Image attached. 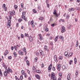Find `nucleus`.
Masks as SVG:
<instances>
[{
	"instance_id": "15",
	"label": "nucleus",
	"mask_w": 80,
	"mask_h": 80,
	"mask_svg": "<svg viewBox=\"0 0 80 80\" xmlns=\"http://www.w3.org/2000/svg\"><path fill=\"white\" fill-rule=\"evenodd\" d=\"M58 37H59V36L58 35L55 37V42H57V39H58Z\"/></svg>"
},
{
	"instance_id": "34",
	"label": "nucleus",
	"mask_w": 80,
	"mask_h": 80,
	"mask_svg": "<svg viewBox=\"0 0 80 80\" xmlns=\"http://www.w3.org/2000/svg\"><path fill=\"white\" fill-rule=\"evenodd\" d=\"M45 31L46 32H48V28H45Z\"/></svg>"
},
{
	"instance_id": "21",
	"label": "nucleus",
	"mask_w": 80,
	"mask_h": 80,
	"mask_svg": "<svg viewBox=\"0 0 80 80\" xmlns=\"http://www.w3.org/2000/svg\"><path fill=\"white\" fill-rule=\"evenodd\" d=\"M25 36H26V37H29V35L27 33H25Z\"/></svg>"
},
{
	"instance_id": "35",
	"label": "nucleus",
	"mask_w": 80,
	"mask_h": 80,
	"mask_svg": "<svg viewBox=\"0 0 80 80\" xmlns=\"http://www.w3.org/2000/svg\"><path fill=\"white\" fill-rule=\"evenodd\" d=\"M69 18H70V16H69V15H67L66 16V18H67L68 20L69 19Z\"/></svg>"
},
{
	"instance_id": "24",
	"label": "nucleus",
	"mask_w": 80,
	"mask_h": 80,
	"mask_svg": "<svg viewBox=\"0 0 80 80\" xmlns=\"http://www.w3.org/2000/svg\"><path fill=\"white\" fill-rule=\"evenodd\" d=\"M63 59V56H60L59 58V59L61 60H62V59Z\"/></svg>"
},
{
	"instance_id": "40",
	"label": "nucleus",
	"mask_w": 80,
	"mask_h": 80,
	"mask_svg": "<svg viewBox=\"0 0 80 80\" xmlns=\"http://www.w3.org/2000/svg\"><path fill=\"white\" fill-rule=\"evenodd\" d=\"M52 70H53V71H55V68L54 66L52 67Z\"/></svg>"
},
{
	"instance_id": "62",
	"label": "nucleus",
	"mask_w": 80,
	"mask_h": 80,
	"mask_svg": "<svg viewBox=\"0 0 80 80\" xmlns=\"http://www.w3.org/2000/svg\"><path fill=\"white\" fill-rule=\"evenodd\" d=\"M51 25L52 27H53L54 26H55V24L53 23Z\"/></svg>"
},
{
	"instance_id": "27",
	"label": "nucleus",
	"mask_w": 80,
	"mask_h": 80,
	"mask_svg": "<svg viewBox=\"0 0 80 80\" xmlns=\"http://www.w3.org/2000/svg\"><path fill=\"white\" fill-rule=\"evenodd\" d=\"M59 75L60 76V77L61 78H62V75L61 73L60 72L59 73Z\"/></svg>"
},
{
	"instance_id": "32",
	"label": "nucleus",
	"mask_w": 80,
	"mask_h": 80,
	"mask_svg": "<svg viewBox=\"0 0 80 80\" xmlns=\"http://www.w3.org/2000/svg\"><path fill=\"white\" fill-rule=\"evenodd\" d=\"M13 54L15 57H17V53H16V52H14Z\"/></svg>"
},
{
	"instance_id": "12",
	"label": "nucleus",
	"mask_w": 80,
	"mask_h": 80,
	"mask_svg": "<svg viewBox=\"0 0 80 80\" xmlns=\"http://www.w3.org/2000/svg\"><path fill=\"white\" fill-rule=\"evenodd\" d=\"M39 52H40V55H41L42 56H43V55H44L43 54V52H42V50H40L39 51Z\"/></svg>"
},
{
	"instance_id": "59",
	"label": "nucleus",
	"mask_w": 80,
	"mask_h": 80,
	"mask_svg": "<svg viewBox=\"0 0 80 80\" xmlns=\"http://www.w3.org/2000/svg\"><path fill=\"white\" fill-rule=\"evenodd\" d=\"M38 36L40 37V38L42 37V35L41 34H38Z\"/></svg>"
},
{
	"instance_id": "45",
	"label": "nucleus",
	"mask_w": 80,
	"mask_h": 80,
	"mask_svg": "<svg viewBox=\"0 0 80 80\" xmlns=\"http://www.w3.org/2000/svg\"><path fill=\"white\" fill-rule=\"evenodd\" d=\"M12 14H13V15H15V12L14 11H12Z\"/></svg>"
},
{
	"instance_id": "26",
	"label": "nucleus",
	"mask_w": 80,
	"mask_h": 80,
	"mask_svg": "<svg viewBox=\"0 0 80 80\" xmlns=\"http://www.w3.org/2000/svg\"><path fill=\"white\" fill-rule=\"evenodd\" d=\"M22 19H23L24 20H25V15H22Z\"/></svg>"
},
{
	"instance_id": "36",
	"label": "nucleus",
	"mask_w": 80,
	"mask_h": 80,
	"mask_svg": "<svg viewBox=\"0 0 80 80\" xmlns=\"http://www.w3.org/2000/svg\"><path fill=\"white\" fill-rule=\"evenodd\" d=\"M78 71H76V73H75V75L76 76L78 75Z\"/></svg>"
},
{
	"instance_id": "30",
	"label": "nucleus",
	"mask_w": 80,
	"mask_h": 80,
	"mask_svg": "<svg viewBox=\"0 0 80 80\" xmlns=\"http://www.w3.org/2000/svg\"><path fill=\"white\" fill-rule=\"evenodd\" d=\"M26 63L28 66H29L30 65V63H29V61H27Z\"/></svg>"
},
{
	"instance_id": "19",
	"label": "nucleus",
	"mask_w": 80,
	"mask_h": 80,
	"mask_svg": "<svg viewBox=\"0 0 80 80\" xmlns=\"http://www.w3.org/2000/svg\"><path fill=\"white\" fill-rule=\"evenodd\" d=\"M21 73L23 75H24V74H25V71L23 70H22L21 71Z\"/></svg>"
},
{
	"instance_id": "4",
	"label": "nucleus",
	"mask_w": 80,
	"mask_h": 80,
	"mask_svg": "<svg viewBox=\"0 0 80 80\" xmlns=\"http://www.w3.org/2000/svg\"><path fill=\"white\" fill-rule=\"evenodd\" d=\"M62 68L63 70H65V69H67V65H63L62 66Z\"/></svg>"
},
{
	"instance_id": "54",
	"label": "nucleus",
	"mask_w": 80,
	"mask_h": 80,
	"mask_svg": "<svg viewBox=\"0 0 80 80\" xmlns=\"http://www.w3.org/2000/svg\"><path fill=\"white\" fill-rule=\"evenodd\" d=\"M24 77L25 78H27V74L25 73L24 74Z\"/></svg>"
},
{
	"instance_id": "58",
	"label": "nucleus",
	"mask_w": 80,
	"mask_h": 80,
	"mask_svg": "<svg viewBox=\"0 0 80 80\" xmlns=\"http://www.w3.org/2000/svg\"><path fill=\"white\" fill-rule=\"evenodd\" d=\"M40 55V53H39V52H37L36 53V55H37V56H39Z\"/></svg>"
},
{
	"instance_id": "37",
	"label": "nucleus",
	"mask_w": 80,
	"mask_h": 80,
	"mask_svg": "<svg viewBox=\"0 0 80 80\" xmlns=\"http://www.w3.org/2000/svg\"><path fill=\"white\" fill-rule=\"evenodd\" d=\"M49 43L50 45H51V46H53V42H50Z\"/></svg>"
},
{
	"instance_id": "53",
	"label": "nucleus",
	"mask_w": 80,
	"mask_h": 80,
	"mask_svg": "<svg viewBox=\"0 0 80 80\" xmlns=\"http://www.w3.org/2000/svg\"><path fill=\"white\" fill-rule=\"evenodd\" d=\"M14 49L16 50V51H17V46H14Z\"/></svg>"
},
{
	"instance_id": "16",
	"label": "nucleus",
	"mask_w": 80,
	"mask_h": 80,
	"mask_svg": "<svg viewBox=\"0 0 80 80\" xmlns=\"http://www.w3.org/2000/svg\"><path fill=\"white\" fill-rule=\"evenodd\" d=\"M51 78V79H52V80H57V78H56V76L52 77V78Z\"/></svg>"
},
{
	"instance_id": "25",
	"label": "nucleus",
	"mask_w": 80,
	"mask_h": 80,
	"mask_svg": "<svg viewBox=\"0 0 80 80\" xmlns=\"http://www.w3.org/2000/svg\"><path fill=\"white\" fill-rule=\"evenodd\" d=\"M6 7V5L5 4H3L2 5V8H5Z\"/></svg>"
},
{
	"instance_id": "43",
	"label": "nucleus",
	"mask_w": 80,
	"mask_h": 80,
	"mask_svg": "<svg viewBox=\"0 0 80 80\" xmlns=\"http://www.w3.org/2000/svg\"><path fill=\"white\" fill-rule=\"evenodd\" d=\"M32 70H34V71H35V66H33L32 67Z\"/></svg>"
},
{
	"instance_id": "8",
	"label": "nucleus",
	"mask_w": 80,
	"mask_h": 80,
	"mask_svg": "<svg viewBox=\"0 0 80 80\" xmlns=\"http://www.w3.org/2000/svg\"><path fill=\"white\" fill-rule=\"evenodd\" d=\"M55 77V74L54 72H52L51 73V78H52V77Z\"/></svg>"
},
{
	"instance_id": "14",
	"label": "nucleus",
	"mask_w": 80,
	"mask_h": 80,
	"mask_svg": "<svg viewBox=\"0 0 80 80\" xmlns=\"http://www.w3.org/2000/svg\"><path fill=\"white\" fill-rule=\"evenodd\" d=\"M65 56L67 57L68 56V52H65L64 53Z\"/></svg>"
},
{
	"instance_id": "28",
	"label": "nucleus",
	"mask_w": 80,
	"mask_h": 80,
	"mask_svg": "<svg viewBox=\"0 0 80 80\" xmlns=\"http://www.w3.org/2000/svg\"><path fill=\"white\" fill-rule=\"evenodd\" d=\"M18 7L17 6V5H14V8L15 10H17Z\"/></svg>"
},
{
	"instance_id": "9",
	"label": "nucleus",
	"mask_w": 80,
	"mask_h": 80,
	"mask_svg": "<svg viewBox=\"0 0 80 80\" xmlns=\"http://www.w3.org/2000/svg\"><path fill=\"white\" fill-rule=\"evenodd\" d=\"M35 77L38 78V79L39 80H40V76L39 75L37 74H35Z\"/></svg>"
},
{
	"instance_id": "5",
	"label": "nucleus",
	"mask_w": 80,
	"mask_h": 80,
	"mask_svg": "<svg viewBox=\"0 0 80 80\" xmlns=\"http://www.w3.org/2000/svg\"><path fill=\"white\" fill-rule=\"evenodd\" d=\"M52 64L51 63L48 68V70H52Z\"/></svg>"
},
{
	"instance_id": "63",
	"label": "nucleus",
	"mask_w": 80,
	"mask_h": 80,
	"mask_svg": "<svg viewBox=\"0 0 80 80\" xmlns=\"http://www.w3.org/2000/svg\"><path fill=\"white\" fill-rule=\"evenodd\" d=\"M28 74H30V71L29 70H28Z\"/></svg>"
},
{
	"instance_id": "60",
	"label": "nucleus",
	"mask_w": 80,
	"mask_h": 80,
	"mask_svg": "<svg viewBox=\"0 0 80 80\" xmlns=\"http://www.w3.org/2000/svg\"><path fill=\"white\" fill-rule=\"evenodd\" d=\"M9 20H12V16H9Z\"/></svg>"
},
{
	"instance_id": "20",
	"label": "nucleus",
	"mask_w": 80,
	"mask_h": 80,
	"mask_svg": "<svg viewBox=\"0 0 80 80\" xmlns=\"http://www.w3.org/2000/svg\"><path fill=\"white\" fill-rule=\"evenodd\" d=\"M36 72H37V73H40V72H41V71L40 70H36Z\"/></svg>"
},
{
	"instance_id": "13",
	"label": "nucleus",
	"mask_w": 80,
	"mask_h": 80,
	"mask_svg": "<svg viewBox=\"0 0 80 80\" xmlns=\"http://www.w3.org/2000/svg\"><path fill=\"white\" fill-rule=\"evenodd\" d=\"M68 80H70V74H68L67 77Z\"/></svg>"
},
{
	"instance_id": "18",
	"label": "nucleus",
	"mask_w": 80,
	"mask_h": 80,
	"mask_svg": "<svg viewBox=\"0 0 80 80\" xmlns=\"http://www.w3.org/2000/svg\"><path fill=\"white\" fill-rule=\"evenodd\" d=\"M74 63L76 64L77 63V58H74Z\"/></svg>"
},
{
	"instance_id": "51",
	"label": "nucleus",
	"mask_w": 80,
	"mask_h": 80,
	"mask_svg": "<svg viewBox=\"0 0 80 80\" xmlns=\"http://www.w3.org/2000/svg\"><path fill=\"white\" fill-rule=\"evenodd\" d=\"M20 54L21 55H23V52L21 51V52Z\"/></svg>"
},
{
	"instance_id": "1",
	"label": "nucleus",
	"mask_w": 80,
	"mask_h": 80,
	"mask_svg": "<svg viewBox=\"0 0 80 80\" xmlns=\"http://www.w3.org/2000/svg\"><path fill=\"white\" fill-rule=\"evenodd\" d=\"M8 24H7V26L8 28H10V26L12 25L11 24V20H8Z\"/></svg>"
},
{
	"instance_id": "64",
	"label": "nucleus",
	"mask_w": 80,
	"mask_h": 80,
	"mask_svg": "<svg viewBox=\"0 0 80 80\" xmlns=\"http://www.w3.org/2000/svg\"><path fill=\"white\" fill-rule=\"evenodd\" d=\"M40 40H43V37H41V38H40Z\"/></svg>"
},
{
	"instance_id": "6",
	"label": "nucleus",
	"mask_w": 80,
	"mask_h": 80,
	"mask_svg": "<svg viewBox=\"0 0 80 80\" xmlns=\"http://www.w3.org/2000/svg\"><path fill=\"white\" fill-rule=\"evenodd\" d=\"M29 40L30 42H32L33 41V37H32V36H30L29 37Z\"/></svg>"
},
{
	"instance_id": "39",
	"label": "nucleus",
	"mask_w": 80,
	"mask_h": 80,
	"mask_svg": "<svg viewBox=\"0 0 80 80\" xmlns=\"http://www.w3.org/2000/svg\"><path fill=\"white\" fill-rule=\"evenodd\" d=\"M72 62H73V60H71L69 61V64H70V65H71L72 63Z\"/></svg>"
},
{
	"instance_id": "38",
	"label": "nucleus",
	"mask_w": 80,
	"mask_h": 80,
	"mask_svg": "<svg viewBox=\"0 0 80 80\" xmlns=\"http://www.w3.org/2000/svg\"><path fill=\"white\" fill-rule=\"evenodd\" d=\"M8 60L12 59V56H9L8 57Z\"/></svg>"
},
{
	"instance_id": "22",
	"label": "nucleus",
	"mask_w": 80,
	"mask_h": 80,
	"mask_svg": "<svg viewBox=\"0 0 80 80\" xmlns=\"http://www.w3.org/2000/svg\"><path fill=\"white\" fill-rule=\"evenodd\" d=\"M23 51H24V52H25V55H26L27 52H26V48H23Z\"/></svg>"
},
{
	"instance_id": "57",
	"label": "nucleus",
	"mask_w": 80,
	"mask_h": 80,
	"mask_svg": "<svg viewBox=\"0 0 80 80\" xmlns=\"http://www.w3.org/2000/svg\"><path fill=\"white\" fill-rule=\"evenodd\" d=\"M21 7L22 8H23V4L22 3L21 4Z\"/></svg>"
},
{
	"instance_id": "44",
	"label": "nucleus",
	"mask_w": 80,
	"mask_h": 80,
	"mask_svg": "<svg viewBox=\"0 0 80 80\" xmlns=\"http://www.w3.org/2000/svg\"><path fill=\"white\" fill-rule=\"evenodd\" d=\"M33 13H37V11L34 9H33Z\"/></svg>"
},
{
	"instance_id": "7",
	"label": "nucleus",
	"mask_w": 80,
	"mask_h": 80,
	"mask_svg": "<svg viewBox=\"0 0 80 80\" xmlns=\"http://www.w3.org/2000/svg\"><path fill=\"white\" fill-rule=\"evenodd\" d=\"M8 73L7 72V71L4 72V77H7L8 76Z\"/></svg>"
},
{
	"instance_id": "49",
	"label": "nucleus",
	"mask_w": 80,
	"mask_h": 80,
	"mask_svg": "<svg viewBox=\"0 0 80 80\" xmlns=\"http://www.w3.org/2000/svg\"><path fill=\"white\" fill-rule=\"evenodd\" d=\"M22 15H25V12H22Z\"/></svg>"
},
{
	"instance_id": "42",
	"label": "nucleus",
	"mask_w": 80,
	"mask_h": 80,
	"mask_svg": "<svg viewBox=\"0 0 80 80\" xmlns=\"http://www.w3.org/2000/svg\"><path fill=\"white\" fill-rule=\"evenodd\" d=\"M20 79L21 80H23V76L21 75L20 77Z\"/></svg>"
},
{
	"instance_id": "50",
	"label": "nucleus",
	"mask_w": 80,
	"mask_h": 80,
	"mask_svg": "<svg viewBox=\"0 0 80 80\" xmlns=\"http://www.w3.org/2000/svg\"><path fill=\"white\" fill-rule=\"evenodd\" d=\"M3 9H4V11L6 12L7 11V8L6 7V8H3Z\"/></svg>"
},
{
	"instance_id": "61",
	"label": "nucleus",
	"mask_w": 80,
	"mask_h": 80,
	"mask_svg": "<svg viewBox=\"0 0 80 80\" xmlns=\"http://www.w3.org/2000/svg\"><path fill=\"white\" fill-rule=\"evenodd\" d=\"M38 58L37 57H36L34 59L35 61H37V60Z\"/></svg>"
},
{
	"instance_id": "23",
	"label": "nucleus",
	"mask_w": 80,
	"mask_h": 80,
	"mask_svg": "<svg viewBox=\"0 0 80 80\" xmlns=\"http://www.w3.org/2000/svg\"><path fill=\"white\" fill-rule=\"evenodd\" d=\"M73 55V52L72 53L71 52L69 53V55H68L69 57H70L72 56V55Z\"/></svg>"
},
{
	"instance_id": "52",
	"label": "nucleus",
	"mask_w": 80,
	"mask_h": 80,
	"mask_svg": "<svg viewBox=\"0 0 80 80\" xmlns=\"http://www.w3.org/2000/svg\"><path fill=\"white\" fill-rule=\"evenodd\" d=\"M21 37L22 38H23V34H21Z\"/></svg>"
},
{
	"instance_id": "2",
	"label": "nucleus",
	"mask_w": 80,
	"mask_h": 80,
	"mask_svg": "<svg viewBox=\"0 0 80 80\" xmlns=\"http://www.w3.org/2000/svg\"><path fill=\"white\" fill-rule=\"evenodd\" d=\"M53 13L55 17H58V14H57V11H56V10H54V11H53Z\"/></svg>"
},
{
	"instance_id": "41",
	"label": "nucleus",
	"mask_w": 80,
	"mask_h": 80,
	"mask_svg": "<svg viewBox=\"0 0 80 80\" xmlns=\"http://www.w3.org/2000/svg\"><path fill=\"white\" fill-rule=\"evenodd\" d=\"M2 66L4 68H5V67H6V65L4 63H2Z\"/></svg>"
},
{
	"instance_id": "33",
	"label": "nucleus",
	"mask_w": 80,
	"mask_h": 80,
	"mask_svg": "<svg viewBox=\"0 0 80 80\" xmlns=\"http://www.w3.org/2000/svg\"><path fill=\"white\" fill-rule=\"evenodd\" d=\"M72 27V25H71L70 24H69V26L68 27V29H70V28Z\"/></svg>"
},
{
	"instance_id": "3",
	"label": "nucleus",
	"mask_w": 80,
	"mask_h": 80,
	"mask_svg": "<svg viewBox=\"0 0 80 80\" xmlns=\"http://www.w3.org/2000/svg\"><path fill=\"white\" fill-rule=\"evenodd\" d=\"M61 33H63L65 31V27L64 26H62L61 27Z\"/></svg>"
},
{
	"instance_id": "46",
	"label": "nucleus",
	"mask_w": 80,
	"mask_h": 80,
	"mask_svg": "<svg viewBox=\"0 0 80 80\" xmlns=\"http://www.w3.org/2000/svg\"><path fill=\"white\" fill-rule=\"evenodd\" d=\"M44 48H45V50H47V46H45L44 47Z\"/></svg>"
},
{
	"instance_id": "47",
	"label": "nucleus",
	"mask_w": 80,
	"mask_h": 80,
	"mask_svg": "<svg viewBox=\"0 0 80 80\" xmlns=\"http://www.w3.org/2000/svg\"><path fill=\"white\" fill-rule=\"evenodd\" d=\"M22 19L21 18H20L19 19H18V22H22Z\"/></svg>"
},
{
	"instance_id": "17",
	"label": "nucleus",
	"mask_w": 80,
	"mask_h": 80,
	"mask_svg": "<svg viewBox=\"0 0 80 80\" xmlns=\"http://www.w3.org/2000/svg\"><path fill=\"white\" fill-rule=\"evenodd\" d=\"M0 76L1 77H2L3 76V74L2 72V70H1V69H0Z\"/></svg>"
},
{
	"instance_id": "29",
	"label": "nucleus",
	"mask_w": 80,
	"mask_h": 80,
	"mask_svg": "<svg viewBox=\"0 0 80 80\" xmlns=\"http://www.w3.org/2000/svg\"><path fill=\"white\" fill-rule=\"evenodd\" d=\"M34 23V21H33V20H32L30 24L31 25H33Z\"/></svg>"
},
{
	"instance_id": "48",
	"label": "nucleus",
	"mask_w": 80,
	"mask_h": 80,
	"mask_svg": "<svg viewBox=\"0 0 80 80\" xmlns=\"http://www.w3.org/2000/svg\"><path fill=\"white\" fill-rule=\"evenodd\" d=\"M54 59L55 61V62H58V61H57V58H54Z\"/></svg>"
},
{
	"instance_id": "31",
	"label": "nucleus",
	"mask_w": 80,
	"mask_h": 80,
	"mask_svg": "<svg viewBox=\"0 0 80 80\" xmlns=\"http://www.w3.org/2000/svg\"><path fill=\"white\" fill-rule=\"evenodd\" d=\"M39 19L40 20H43V17H41L39 18Z\"/></svg>"
},
{
	"instance_id": "11",
	"label": "nucleus",
	"mask_w": 80,
	"mask_h": 80,
	"mask_svg": "<svg viewBox=\"0 0 80 80\" xmlns=\"http://www.w3.org/2000/svg\"><path fill=\"white\" fill-rule=\"evenodd\" d=\"M59 38L61 39L62 41H63V40L64 39V38H63V37L61 36H59Z\"/></svg>"
},
{
	"instance_id": "10",
	"label": "nucleus",
	"mask_w": 80,
	"mask_h": 80,
	"mask_svg": "<svg viewBox=\"0 0 80 80\" xmlns=\"http://www.w3.org/2000/svg\"><path fill=\"white\" fill-rule=\"evenodd\" d=\"M61 68V65H60V64H58L57 69L59 71H60V70Z\"/></svg>"
},
{
	"instance_id": "55",
	"label": "nucleus",
	"mask_w": 80,
	"mask_h": 80,
	"mask_svg": "<svg viewBox=\"0 0 80 80\" xmlns=\"http://www.w3.org/2000/svg\"><path fill=\"white\" fill-rule=\"evenodd\" d=\"M41 67L42 68H43V67H44V64L42 63L41 65Z\"/></svg>"
},
{
	"instance_id": "56",
	"label": "nucleus",
	"mask_w": 80,
	"mask_h": 80,
	"mask_svg": "<svg viewBox=\"0 0 80 80\" xmlns=\"http://www.w3.org/2000/svg\"><path fill=\"white\" fill-rule=\"evenodd\" d=\"M46 3L47 4H48V0H46Z\"/></svg>"
}]
</instances>
